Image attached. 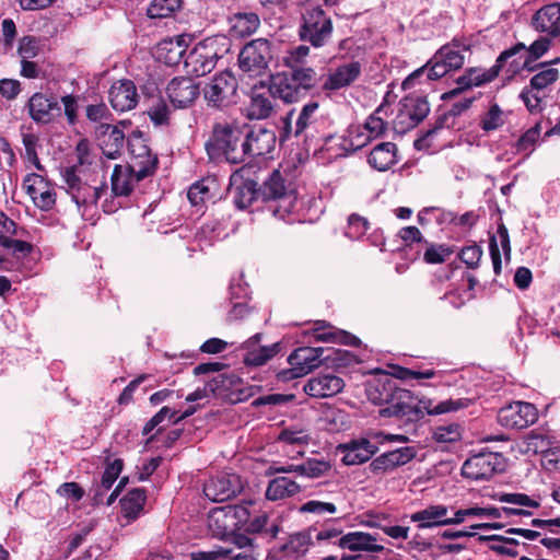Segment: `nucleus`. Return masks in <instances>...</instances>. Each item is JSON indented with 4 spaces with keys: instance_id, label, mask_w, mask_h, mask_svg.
<instances>
[{
    "instance_id": "nucleus-46",
    "label": "nucleus",
    "mask_w": 560,
    "mask_h": 560,
    "mask_svg": "<svg viewBox=\"0 0 560 560\" xmlns=\"http://www.w3.org/2000/svg\"><path fill=\"white\" fill-rule=\"evenodd\" d=\"M483 539L491 541L489 548L498 555L516 557L518 555L517 547L521 542L517 539L501 535L486 536Z\"/></svg>"
},
{
    "instance_id": "nucleus-64",
    "label": "nucleus",
    "mask_w": 560,
    "mask_h": 560,
    "mask_svg": "<svg viewBox=\"0 0 560 560\" xmlns=\"http://www.w3.org/2000/svg\"><path fill=\"white\" fill-rule=\"evenodd\" d=\"M57 493L73 501H80L84 495V490L77 482H65L59 486Z\"/></svg>"
},
{
    "instance_id": "nucleus-31",
    "label": "nucleus",
    "mask_w": 560,
    "mask_h": 560,
    "mask_svg": "<svg viewBox=\"0 0 560 560\" xmlns=\"http://www.w3.org/2000/svg\"><path fill=\"white\" fill-rule=\"evenodd\" d=\"M231 185L234 191V202L240 209H246L255 200L261 199L259 186L253 179H242L233 175L231 177Z\"/></svg>"
},
{
    "instance_id": "nucleus-27",
    "label": "nucleus",
    "mask_w": 560,
    "mask_h": 560,
    "mask_svg": "<svg viewBox=\"0 0 560 560\" xmlns=\"http://www.w3.org/2000/svg\"><path fill=\"white\" fill-rule=\"evenodd\" d=\"M377 451V446L368 439L353 440L341 446L342 462L346 465H360L368 462Z\"/></svg>"
},
{
    "instance_id": "nucleus-41",
    "label": "nucleus",
    "mask_w": 560,
    "mask_h": 560,
    "mask_svg": "<svg viewBox=\"0 0 560 560\" xmlns=\"http://www.w3.org/2000/svg\"><path fill=\"white\" fill-rule=\"evenodd\" d=\"M315 339L323 342H336L341 345L358 346L360 339L345 330L335 328L326 329L325 327H317L315 329Z\"/></svg>"
},
{
    "instance_id": "nucleus-44",
    "label": "nucleus",
    "mask_w": 560,
    "mask_h": 560,
    "mask_svg": "<svg viewBox=\"0 0 560 560\" xmlns=\"http://www.w3.org/2000/svg\"><path fill=\"white\" fill-rule=\"evenodd\" d=\"M285 73L290 78L291 82L298 85L302 92L312 89L317 81V74L312 68L299 65H290V70Z\"/></svg>"
},
{
    "instance_id": "nucleus-18",
    "label": "nucleus",
    "mask_w": 560,
    "mask_h": 560,
    "mask_svg": "<svg viewBox=\"0 0 560 560\" xmlns=\"http://www.w3.org/2000/svg\"><path fill=\"white\" fill-rule=\"evenodd\" d=\"M108 101L117 112L124 113L133 109L138 104L135 83L130 80L115 82L108 91Z\"/></svg>"
},
{
    "instance_id": "nucleus-3",
    "label": "nucleus",
    "mask_w": 560,
    "mask_h": 560,
    "mask_svg": "<svg viewBox=\"0 0 560 560\" xmlns=\"http://www.w3.org/2000/svg\"><path fill=\"white\" fill-rule=\"evenodd\" d=\"M300 37L314 47H323L332 34L331 19L320 7L306 8L302 14Z\"/></svg>"
},
{
    "instance_id": "nucleus-52",
    "label": "nucleus",
    "mask_w": 560,
    "mask_h": 560,
    "mask_svg": "<svg viewBox=\"0 0 560 560\" xmlns=\"http://www.w3.org/2000/svg\"><path fill=\"white\" fill-rule=\"evenodd\" d=\"M187 197L192 206H198L211 198V191L207 179L192 184L187 192Z\"/></svg>"
},
{
    "instance_id": "nucleus-59",
    "label": "nucleus",
    "mask_w": 560,
    "mask_h": 560,
    "mask_svg": "<svg viewBox=\"0 0 560 560\" xmlns=\"http://www.w3.org/2000/svg\"><path fill=\"white\" fill-rule=\"evenodd\" d=\"M331 466L328 462L317 458L305 460V477L314 479L325 476Z\"/></svg>"
},
{
    "instance_id": "nucleus-8",
    "label": "nucleus",
    "mask_w": 560,
    "mask_h": 560,
    "mask_svg": "<svg viewBox=\"0 0 560 560\" xmlns=\"http://www.w3.org/2000/svg\"><path fill=\"white\" fill-rule=\"evenodd\" d=\"M271 59V43L266 38H256L247 43L238 56L241 69L254 74L265 70Z\"/></svg>"
},
{
    "instance_id": "nucleus-54",
    "label": "nucleus",
    "mask_w": 560,
    "mask_h": 560,
    "mask_svg": "<svg viewBox=\"0 0 560 560\" xmlns=\"http://www.w3.org/2000/svg\"><path fill=\"white\" fill-rule=\"evenodd\" d=\"M368 229L369 221L365 218L359 214H351L348 219L346 235L352 240H358L366 233Z\"/></svg>"
},
{
    "instance_id": "nucleus-40",
    "label": "nucleus",
    "mask_w": 560,
    "mask_h": 560,
    "mask_svg": "<svg viewBox=\"0 0 560 560\" xmlns=\"http://www.w3.org/2000/svg\"><path fill=\"white\" fill-rule=\"evenodd\" d=\"M278 441L289 445H307L311 441L310 429L300 423L284 427L278 435Z\"/></svg>"
},
{
    "instance_id": "nucleus-9",
    "label": "nucleus",
    "mask_w": 560,
    "mask_h": 560,
    "mask_svg": "<svg viewBox=\"0 0 560 560\" xmlns=\"http://www.w3.org/2000/svg\"><path fill=\"white\" fill-rule=\"evenodd\" d=\"M237 89L236 79L229 71L217 74L203 89L208 105L222 108L234 103Z\"/></svg>"
},
{
    "instance_id": "nucleus-37",
    "label": "nucleus",
    "mask_w": 560,
    "mask_h": 560,
    "mask_svg": "<svg viewBox=\"0 0 560 560\" xmlns=\"http://www.w3.org/2000/svg\"><path fill=\"white\" fill-rule=\"evenodd\" d=\"M396 162L395 142H378L371 151L369 163L378 171H386Z\"/></svg>"
},
{
    "instance_id": "nucleus-11",
    "label": "nucleus",
    "mask_w": 560,
    "mask_h": 560,
    "mask_svg": "<svg viewBox=\"0 0 560 560\" xmlns=\"http://www.w3.org/2000/svg\"><path fill=\"white\" fill-rule=\"evenodd\" d=\"M465 57L458 45H445L441 47L427 66L429 80H436L444 77L452 70H457L464 65Z\"/></svg>"
},
{
    "instance_id": "nucleus-60",
    "label": "nucleus",
    "mask_w": 560,
    "mask_h": 560,
    "mask_svg": "<svg viewBox=\"0 0 560 560\" xmlns=\"http://www.w3.org/2000/svg\"><path fill=\"white\" fill-rule=\"evenodd\" d=\"M481 256L482 249L476 244L464 247L459 253L460 260L472 269L478 267Z\"/></svg>"
},
{
    "instance_id": "nucleus-16",
    "label": "nucleus",
    "mask_w": 560,
    "mask_h": 560,
    "mask_svg": "<svg viewBox=\"0 0 560 560\" xmlns=\"http://www.w3.org/2000/svg\"><path fill=\"white\" fill-rule=\"evenodd\" d=\"M167 95L175 107L185 108L190 106L198 97L199 85L191 78H174L167 84Z\"/></svg>"
},
{
    "instance_id": "nucleus-62",
    "label": "nucleus",
    "mask_w": 560,
    "mask_h": 560,
    "mask_svg": "<svg viewBox=\"0 0 560 560\" xmlns=\"http://www.w3.org/2000/svg\"><path fill=\"white\" fill-rule=\"evenodd\" d=\"M499 500L501 502L521 505V506H528V508H538L539 503L533 499H530L525 493H503L499 497Z\"/></svg>"
},
{
    "instance_id": "nucleus-34",
    "label": "nucleus",
    "mask_w": 560,
    "mask_h": 560,
    "mask_svg": "<svg viewBox=\"0 0 560 560\" xmlns=\"http://www.w3.org/2000/svg\"><path fill=\"white\" fill-rule=\"evenodd\" d=\"M273 95L270 89L262 92L254 91L250 103L247 107V117L249 119H265L270 116L273 110Z\"/></svg>"
},
{
    "instance_id": "nucleus-2",
    "label": "nucleus",
    "mask_w": 560,
    "mask_h": 560,
    "mask_svg": "<svg viewBox=\"0 0 560 560\" xmlns=\"http://www.w3.org/2000/svg\"><path fill=\"white\" fill-rule=\"evenodd\" d=\"M79 162L60 171L62 187L71 196L78 206L96 205L101 196L107 191V184H97L95 172H91L86 164L89 142H78L77 145Z\"/></svg>"
},
{
    "instance_id": "nucleus-43",
    "label": "nucleus",
    "mask_w": 560,
    "mask_h": 560,
    "mask_svg": "<svg viewBox=\"0 0 560 560\" xmlns=\"http://www.w3.org/2000/svg\"><path fill=\"white\" fill-rule=\"evenodd\" d=\"M145 492L142 489L130 490L121 500V510L126 517L136 518L143 510Z\"/></svg>"
},
{
    "instance_id": "nucleus-15",
    "label": "nucleus",
    "mask_w": 560,
    "mask_h": 560,
    "mask_svg": "<svg viewBox=\"0 0 560 560\" xmlns=\"http://www.w3.org/2000/svg\"><path fill=\"white\" fill-rule=\"evenodd\" d=\"M127 144L129 161L126 165L137 172L140 177L153 175L158 166L156 154L151 152L145 142H127Z\"/></svg>"
},
{
    "instance_id": "nucleus-14",
    "label": "nucleus",
    "mask_w": 560,
    "mask_h": 560,
    "mask_svg": "<svg viewBox=\"0 0 560 560\" xmlns=\"http://www.w3.org/2000/svg\"><path fill=\"white\" fill-rule=\"evenodd\" d=\"M323 348L301 347L288 358L291 377H302L322 364Z\"/></svg>"
},
{
    "instance_id": "nucleus-48",
    "label": "nucleus",
    "mask_w": 560,
    "mask_h": 560,
    "mask_svg": "<svg viewBox=\"0 0 560 560\" xmlns=\"http://www.w3.org/2000/svg\"><path fill=\"white\" fill-rule=\"evenodd\" d=\"M538 67H541V70L530 79L529 86L537 92H542L558 80L559 71L545 63H539Z\"/></svg>"
},
{
    "instance_id": "nucleus-57",
    "label": "nucleus",
    "mask_w": 560,
    "mask_h": 560,
    "mask_svg": "<svg viewBox=\"0 0 560 560\" xmlns=\"http://www.w3.org/2000/svg\"><path fill=\"white\" fill-rule=\"evenodd\" d=\"M122 460L115 459L113 463L108 464L105 468V471L102 476L101 488L106 491L112 488L114 482L117 480L119 474L122 470Z\"/></svg>"
},
{
    "instance_id": "nucleus-38",
    "label": "nucleus",
    "mask_w": 560,
    "mask_h": 560,
    "mask_svg": "<svg viewBox=\"0 0 560 560\" xmlns=\"http://www.w3.org/2000/svg\"><path fill=\"white\" fill-rule=\"evenodd\" d=\"M206 149H222L226 160L237 164L245 160V156L252 154L250 142H206Z\"/></svg>"
},
{
    "instance_id": "nucleus-56",
    "label": "nucleus",
    "mask_w": 560,
    "mask_h": 560,
    "mask_svg": "<svg viewBox=\"0 0 560 560\" xmlns=\"http://www.w3.org/2000/svg\"><path fill=\"white\" fill-rule=\"evenodd\" d=\"M453 250L444 245H430L423 255L427 264H442L452 255Z\"/></svg>"
},
{
    "instance_id": "nucleus-6",
    "label": "nucleus",
    "mask_w": 560,
    "mask_h": 560,
    "mask_svg": "<svg viewBox=\"0 0 560 560\" xmlns=\"http://www.w3.org/2000/svg\"><path fill=\"white\" fill-rule=\"evenodd\" d=\"M505 469L504 457L499 453L481 452L467 458L462 467L465 478L471 480H487L494 474Z\"/></svg>"
},
{
    "instance_id": "nucleus-47",
    "label": "nucleus",
    "mask_w": 560,
    "mask_h": 560,
    "mask_svg": "<svg viewBox=\"0 0 560 560\" xmlns=\"http://www.w3.org/2000/svg\"><path fill=\"white\" fill-rule=\"evenodd\" d=\"M182 0H151L147 14L151 19L168 18L182 8Z\"/></svg>"
},
{
    "instance_id": "nucleus-7",
    "label": "nucleus",
    "mask_w": 560,
    "mask_h": 560,
    "mask_svg": "<svg viewBox=\"0 0 560 560\" xmlns=\"http://www.w3.org/2000/svg\"><path fill=\"white\" fill-rule=\"evenodd\" d=\"M220 55L214 39L198 43L185 57L184 67L191 75L202 77L215 67Z\"/></svg>"
},
{
    "instance_id": "nucleus-30",
    "label": "nucleus",
    "mask_w": 560,
    "mask_h": 560,
    "mask_svg": "<svg viewBox=\"0 0 560 560\" xmlns=\"http://www.w3.org/2000/svg\"><path fill=\"white\" fill-rule=\"evenodd\" d=\"M448 508L443 504L428 505L425 509L415 512L410 520L418 524V528H432L447 526Z\"/></svg>"
},
{
    "instance_id": "nucleus-32",
    "label": "nucleus",
    "mask_w": 560,
    "mask_h": 560,
    "mask_svg": "<svg viewBox=\"0 0 560 560\" xmlns=\"http://www.w3.org/2000/svg\"><path fill=\"white\" fill-rule=\"evenodd\" d=\"M535 30L557 34L560 30V4L551 3L539 9L533 16Z\"/></svg>"
},
{
    "instance_id": "nucleus-19",
    "label": "nucleus",
    "mask_w": 560,
    "mask_h": 560,
    "mask_svg": "<svg viewBox=\"0 0 560 560\" xmlns=\"http://www.w3.org/2000/svg\"><path fill=\"white\" fill-rule=\"evenodd\" d=\"M23 186L36 207L45 211L54 207L56 202V195L48 188L47 183L40 175H26Z\"/></svg>"
},
{
    "instance_id": "nucleus-24",
    "label": "nucleus",
    "mask_w": 560,
    "mask_h": 560,
    "mask_svg": "<svg viewBox=\"0 0 560 560\" xmlns=\"http://www.w3.org/2000/svg\"><path fill=\"white\" fill-rule=\"evenodd\" d=\"M361 74V65L358 61H351L340 65L330 70L323 89L325 91H337L351 85Z\"/></svg>"
},
{
    "instance_id": "nucleus-13",
    "label": "nucleus",
    "mask_w": 560,
    "mask_h": 560,
    "mask_svg": "<svg viewBox=\"0 0 560 560\" xmlns=\"http://www.w3.org/2000/svg\"><path fill=\"white\" fill-rule=\"evenodd\" d=\"M242 482L235 474H220L203 486L205 495L213 502H223L234 498L242 491Z\"/></svg>"
},
{
    "instance_id": "nucleus-4",
    "label": "nucleus",
    "mask_w": 560,
    "mask_h": 560,
    "mask_svg": "<svg viewBox=\"0 0 560 560\" xmlns=\"http://www.w3.org/2000/svg\"><path fill=\"white\" fill-rule=\"evenodd\" d=\"M262 201H280L284 206H278L272 209L275 217L284 219L285 214L291 212L295 198L292 196L291 185L287 183L281 171L276 168L268 178L259 186Z\"/></svg>"
},
{
    "instance_id": "nucleus-17",
    "label": "nucleus",
    "mask_w": 560,
    "mask_h": 560,
    "mask_svg": "<svg viewBox=\"0 0 560 560\" xmlns=\"http://www.w3.org/2000/svg\"><path fill=\"white\" fill-rule=\"evenodd\" d=\"M190 40L191 39L188 35H178L162 40L156 46V59L167 66H177L183 59H185V52Z\"/></svg>"
},
{
    "instance_id": "nucleus-33",
    "label": "nucleus",
    "mask_w": 560,
    "mask_h": 560,
    "mask_svg": "<svg viewBox=\"0 0 560 560\" xmlns=\"http://www.w3.org/2000/svg\"><path fill=\"white\" fill-rule=\"evenodd\" d=\"M504 67V62H500V56L497 58L495 63L488 70L471 68L466 73L457 79V84L463 88L478 86L495 79L499 72Z\"/></svg>"
},
{
    "instance_id": "nucleus-10",
    "label": "nucleus",
    "mask_w": 560,
    "mask_h": 560,
    "mask_svg": "<svg viewBox=\"0 0 560 560\" xmlns=\"http://www.w3.org/2000/svg\"><path fill=\"white\" fill-rule=\"evenodd\" d=\"M538 419L537 408L525 401H514L498 412V421L502 427L522 430L534 424Z\"/></svg>"
},
{
    "instance_id": "nucleus-25",
    "label": "nucleus",
    "mask_w": 560,
    "mask_h": 560,
    "mask_svg": "<svg viewBox=\"0 0 560 560\" xmlns=\"http://www.w3.org/2000/svg\"><path fill=\"white\" fill-rule=\"evenodd\" d=\"M550 47V39L547 36H540L538 39L533 42L529 46L524 43H517L509 49L503 50L500 54V62L508 61L511 57L523 52L527 58L530 66H535V61L542 57ZM537 67L539 65H536Z\"/></svg>"
},
{
    "instance_id": "nucleus-5",
    "label": "nucleus",
    "mask_w": 560,
    "mask_h": 560,
    "mask_svg": "<svg viewBox=\"0 0 560 560\" xmlns=\"http://www.w3.org/2000/svg\"><path fill=\"white\" fill-rule=\"evenodd\" d=\"M260 137H266L267 140H276L275 133L266 130L260 125L220 120L212 126V140H258Z\"/></svg>"
},
{
    "instance_id": "nucleus-22",
    "label": "nucleus",
    "mask_w": 560,
    "mask_h": 560,
    "mask_svg": "<svg viewBox=\"0 0 560 560\" xmlns=\"http://www.w3.org/2000/svg\"><path fill=\"white\" fill-rule=\"evenodd\" d=\"M144 177L127 165L116 164L110 176V190L114 197H129L136 185Z\"/></svg>"
},
{
    "instance_id": "nucleus-20",
    "label": "nucleus",
    "mask_w": 560,
    "mask_h": 560,
    "mask_svg": "<svg viewBox=\"0 0 560 560\" xmlns=\"http://www.w3.org/2000/svg\"><path fill=\"white\" fill-rule=\"evenodd\" d=\"M260 338L261 335L256 334L242 346V348L246 350L244 363L248 366L264 365L280 351L281 345L279 342H275L270 346H259Z\"/></svg>"
},
{
    "instance_id": "nucleus-12",
    "label": "nucleus",
    "mask_w": 560,
    "mask_h": 560,
    "mask_svg": "<svg viewBox=\"0 0 560 560\" xmlns=\"http://www.w3.org/2000/svg\"><path fill=\"white\" fill-rule=\"evenodd\" d=\"M429 112L427 101L421 96L408 97L394 120L393 129L397 135H402L407 129L416 127Z\"/></svg>"
},
{
    "instance_id": "nucleus-51",
    "label": "nucleus",
    "mask_w": 560,
    "mask_h": 560,
    "mask_svg": "<svg viewBox=\"0 0 560 560\" xmlns=\"http://www.w3.org/2000/svg\"><path fill=\"white\" fill-rule=\"evenodd\" d=\"M436 442L440 443H453L460 439L462 431L457 423H450L445 425L436 427L433 433Z\"/></svg>"
},
{
    "instance_id": "nucleus-49",
    "label": "nucleus",
    "mask_w": 560,
    "mask_h": 560,
    "mask_svg": "<svg viewBox=\"0 0 560 560\" xmlns=\"http://www.w3.org/2000/svg\"><path fill=\"white\" fill-rule=\"evenodd\" d=\"M506 115L497 104H492L482 116L480 126L485 131L497 130L505 124Z\"/></svg>"
},
{
    "instance_id": "nucleus-39",
    "label": "nucleus",
    "mask_w": 560,
    "mask_h": 560,
    "mask_svg": "<svg viewBox=\"0 0 560 560\" xmlns=\"http://www.w3.org/2000/svg\"><path fill=\"white\" fill-rule=\"evenodd\" d=\"M300 485L288 477H277L269 481L266 498L271 501L282 500L299 493Z\"/></svg>"
},
{
    "instance_id": "nucleus-28",
    "label": "nucleus",
    "mask_w": 560,
    "mask_h": 560,
    "mask_svg": "<svg viewBox=\"0 0 560 560\" xmlns=\"http://www.w3.org/2000/svg\"><path fill=\"white\" fill-rule=\"evenodd\" d=\"M249 517V511L244 505H226L223 508H219L213 510L210 515V526H212V522L222 523V527L228 529L232 526H237L243 524L246 526V523Z\"/></svg>"
},
{
    "instance_id": "nucleus-63",
    "label": "nucleus",
    "mask_w": 560,
    "mask_h": 560,
    "mask_svg": "<svg viewBox=\"0 0 560 560\" xmlns=\"http://www.w3.org/2000/svg\"><path fill=\"white\" fill-rule=\"evenodd\" d=\"M521 98L524 101L526 107L530 112H536L540 109V104L542 101L541 92H537L536 90H533V88H524V90L521 93Z\"/></svg>"
},
{
    "instance_id": "nucleus-45",
    "label": "nucleus",
    "mask_w": 560,
    "mask_h": 560,
    "mask_svg": "<svg viewBox=\"0 0 560 560\" xmlns=\"http://www.w3.org/2000/svg\"><path fill=\"white\" fill-rule=\"evenodd\" d=\"M380 109L370 115L363 126L360 128L358 137H364L365 140H375L386 136L387 124L378 116Z\"/></svg>"
},
{
    "instance_id": "nucleus-36",
    "label": "nucleus",
    "mask_w": 560,
    "mask_h": 560,
    "mask_svg": "<svg viewBox=\"0 0 560 560\" xmlns=\"http://www.w3.org/2000/svg\"><path fill=\"white\" fill-rule=\"evenodd\" d=\"M230 32L235 37H246L257 31L259 16L254 12L236 13L230 18Z\"/></svg>"
},
{
    "instance_id": "nucleus-29",
    "label": "nucleus",
    "mask_w": 560,
    "mask_h": 560,
    "mask_svg": "<svg viewBox=\"0 0 560 560\" xmlns=\"http://www.w3.org/2000/svg\"><path fill=\"white\" fill-rule=\"evenodd\" d=\"M28 108L31 117L38 122H48L61 113L58 102L42 93H36L31 97Z\"/></svg>"
},
{
    "instance_id": "nucleus-23",
    "label": "nucleus",
    "mask_w": 560,
    "mask_h": 560,
    "mask_svg": "<svg viewBox=\"0 0 560 560\" xmlns=\"http://www.w3.org/2000/svg\"><path fill=\"white\" fill-rule=\"evenodd\" d=\"M415 450L408 446L386 452L372 460L370 469L373 474H384L394 470L409 463L415 457Z\"/></svg>"
},
{
    "instance_id": "nucleus-1",
    "label": "nucleus",
    "mask_w": 560,
    "mask_h": 560,
    "mask_svg": "<svg viewBox=\"0 0 560 560\" xmlns=\"http://www.w3.org/2000/svg\"><path fill=\"white\" fill-rule=\"evenodd\" d=\"M371 399L376 404L386 402L387 406L381 409L384 417L406 418L409 421H416L428 415H442L467 408L471 400L469 398H450L433 405L430 399L419 400L410 390L396 388L393 381H386L377 384L370 392Z\"/></svg>"
},
{
    "instance_id": "nucleus-58",
    "label": "nucleus",
    "mask_w": 560,
    "mask_h": 560,
    "mask_svg": "<svg viewBox=\"0 0 560 560\" xmlns=\"http://www.w3.org/2000/svg\"><path fill=\"white\" fill-rule=\"evenodd\" d=\"M148 115L155 126H162L168 122L170 109L163 100H158L149 107Z\"/></svg>"
},
{
    "instance_id": "nucleus-61",
    "label": "nucleus",
    "mask_w": 560,
    "mask_h": 560,
    "mask_svg": "<svg viewBox=\"0 0 560 560\" xmlns=\"http://www.w3.org/2000/svg\"><path fill=\"white\" fill-rule=\"evenodd\" d=\"M300 511L303 513H316V514H334L337 511V508L334 503L322 502L316 500H311L304 503Z\"/></svg>"
},
{
    "instance_id": "nucleus-42",
    "label": "nucleus",
    "mask_w": 560,
    "mask_h": 560,
    "mask_svg": "<svg viewBox=\"0 0 560 560\" xmlns=\"http://www.w3.org/2000/svg\"><path fill=\"white\" fill-rule=\"evenodd\" d=\"M241 383V378L234 373H221L210 380L207 387L214 395L225 396L229 392L237 389Z\"/></svg>"
},
{
    "instance_id": "nucleus-50",
    "label": "nucleus",
    "mask_w": 560,
    "mask_h": 560,
    "mask_svg": "<svg viewBox=\"0 0 560 560\" xmlns=\"http://www.w3.org/2000/svg\"><path fill=\"white\" fill-rule=\"evenodd\" d=\"M502 69H504L508 78H513L523 70L534 71L537 69V66H530L525 55L520 52L505 61Z\"/></svg>"
},
{
    "instance_id": "nucleus-55",
    "label": "nucleus",
    "mask_w": 560,
    "mask_h": 560,
    "mask_svg": "<svg viewBox=\"0 0 560 560\" xmlns=\"http://www.w3.org/2000/svg\"><path fill=\"white\" fill-rule=\"evenodd\" d=\"M21 60H32L39 52V40L33 36L21 38L18 49Z\"/></svg>"
},
{
    "instance_id": "nucleus-26",
    "label": "nucleus",
    "mask_w": 560,
    "mask_h": 560,
    "mask_svg": "<svg viewBox=\"0 0 560 560\" xmlns=\"http://www.w3.org/2000/svg\"><path fill=\"white\" fill-rule=\"evenodd\" d=\"M376 541L370 533L351 532L339 538L338 546L350 551L382 552L385 548Z\"/></svg>"
},
{
    "instance_id": "nucleus-21",
    "label": "nucleus",
    "mask_w": 560,
    "mask_h": 560,
    "mask_svg": "<svg viewBox=\"0 0 560 560\" xmlns=\"http://www.w3.org/2000/svg\"><path fill=\"white\" fill-rule=\"evenodd\" d=\"M345 387L341 377L334 374H322L310 378L304 385V392L315 398H326L339 394Z\"/></svg>"
},
{
    "instance_id": "nucleus-53",
    "label": "nucleus",
    "mask_w": 560,
    "mask_h": 560,
    "mask_svg": "<svg viewBox=\"0 0 560 560\" xmlns=\"http://www.w3.org/2000/svg\"><path fill=\"white\" fill-rule=\"evenodd\" d=\"M200 558L199 560H254V557H252L249 553L245 552H238L233 553L232 549H225L220 548L215 552H202L199 553Z\"/></svg>"
},
{
    "instance_id": "nucleus-35",
    "label": "nucleus",
    "mask_w": 560,
    "mask_h": 560,
    "mask_svg": "<svg viewBox=\"0 0 560 560\" xmlns=\"http://www.w3.org/2000/svg\"><path fill=\"white\" fill-rule=\"evenodd\" d=\"M270 93H272L275 98H280L284 103H294L296 102L301 94L302 90L291 82L288 74L284 72L280 75H277L270 86Z\"/></svg>"
}]
</instances>
